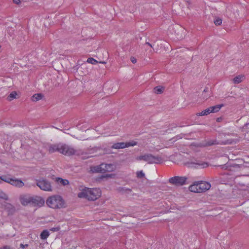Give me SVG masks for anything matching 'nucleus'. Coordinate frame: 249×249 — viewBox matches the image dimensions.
Wrapping results in <instances>:
<instances>
[{
  "mask_svg": "<svg viewBox=\"0 0 249 249\" xmlns=\"http://www.w3.org/2000/svg\"><path fill=\"white\" fill-rule=\"evenodd\" d=\"M101 195V190L98 188L89 189L85 188L77 195L79 198H86L89 200L94 201L98 199Z\"/></svg>",
  "mask_w": 249,
  "mask_h": 249,
  "instance_id": "1",
  "label": "nucleus"
},
{
  "mask_svg": "<svg viewBox=\"0 0 249 249\" xmlns=\"http://www.w3.org/2000/svg\"><path fill=\"white\" fill-rule=\"evenodd\" d=\"M46 203L49 207L53 209H60L66 207L64 200L59 195H53L48 197Z\"/></svg>",
  "mask_w": 249,
  "mask_h": 249,
  "instance_id": "2",
  "label": "nucleus"
},
{
  "mask_svg": "<svg viewBox=\"0 0 249 249\" xmlns=\"http://www.w3.org/2000/svg\"><path fill=\"white\" fill-rule=\"evenodd\" d=\"M116 169V166L113 164L101 163V164L91 167L93 173H102L112 172Z\"/></svg>",
  "mask_w": 249,
  "mask_h": 249,
  "instance_id": "3",
  "label": "nucleus"
},
{
  "mask_svg": "<svg viewBox=\"0 0 249 249\" xmlns=\"http://www.w3.org/2000/svg\"><path fill=\"white\" fill-rule=\"evenodd\" d=\"M137 160H144L148 164H159L163 161V159L160 156H155L151 154L140 156L137 158Z\"/></svg>",
  "mask_w": 249,
  "mask_h": 249,
  "instance_id": "4",
  "label": "nucleus"
},
{
  "mask_svg": "<svg viewBox=\"0 0 249 249\" xmlns=\"http://www.w3.org/2000/svg\"><path fill=\"white\" fill-rule=\"evenodd\" d=\"M60 153L66 156H71L84 155L85 153L81 150H76L66 144H61Z\"/></svg>",
  "mask_w": 249,
  "mask_h": 249,
  "instance_id": "5",
  "label": "nucleus"
},
{
  "mask_svg": "<svg viewBox=\"0 0 249 249\" xmlns=\"http://www.w3.org/2000/svg\"><path fill=\"white\" fill-rule=\"evenodd\" d=\"M187 178L186 177L175 176L169 179V183L172 185L180 186L186 184Z\"/></svg>",
  "mask_w": 249,
  "mask_h": 249,
  "instance_id": "6",
  "label": "nucleus"
},
{
  "mask_svg": "<svg viewBox=\"0 0 249 249\" xmlns=\"http://www.w3.org/2000/svg\"><path fill=\"white\" fill-rule=\"evenodd\" d=\"M36 184L42 190L48 192H51L53 190L51 182L45 179L36 180Z\"/></svg>",
  "mask_w": 249,
  "mask_h": 249,
  "instance_id": "7",
  "label": "nucleus"
},
{
  "mask_svg": "<svg viewBox=\"0 0 249 249\" xmlns=\"http://www.w3.org/2000/svg\"><path fill=\"white\" fill-rule=\"evenodd\" d=\"M196 183L197 184L199 193L205 192L209 190L211 187V184L206 181H196Z\"/></svg>",
  "mask_w": 249,
  "mask_h": 249,
  "instance_id": "8",
  "label": "nucleus"
},
{
  "mask_svg": "<svg viewBox=\"0 0 249 249\" xmlns=\"http://www.w3.org/2000/svg\"><path fill=\"white\" fill-rule=\"evenodd\" d=\"M31 203L34 206L42 207L44 205L45 201L44 199L38 196H32Z\"/></svg>",
  "mask_w": 249,
  "mask_h": 249,
  "instance_id": "9",
  "label": "nucleus"
},
{
  "mask_svg": "<svg viewBox=\"0 0 249 249\" xmlns=\"http://www.w3.org/2000/svg\"><path fill=\"white\" fill-rule=\"evenodd\" d=\"M188 164L189 165V166L194 167L195 168H205L209 166V163L208 162L196 160L194 162H188Z\"/></svg>",
  "mask_w": 249,
  "mask_h": 249,
  "instance_id": "10",
  "label": "nucleus"
},
{
  "mask_svg": "<svg viewBox=\"0 0 249 249\" xmlns=\"http://www.w3.org/2000/svg\"><path fill=\"white\" fill-rule=\"evenodd\" d=\"M61 144H49L47 146V150L50 153H53L55 152L60 153Z\"/></svg>",
  "mask_w": 249,
  "mask_h": 249,
  "instance_id": "11",
  "label": "nucleus"
},
{
  "mask_svg": "<svg viewBox=\"0 0 249 249\" xmlns=\"http://www.w3.org/2000/svg\"><path fill=\"white\" fill-rule=\"evenodd\" d=\"M32 196L29 195H21L19 197V200L21 204L23 206H27L31 203Z\"/></svg>",
  "mask_w": 249,
  "mask_h": 249,
  "instance_id": "12",
  "label": "nucleus"
},
{
  "mask_svg": "<svg viewBox=\"0 0 249 249\" xmlns=\"http://www.w3.org/2000/svg\"><path fill=\"white\" fill-rule=\"evenodd\" d=\"M10 184L18 188H21L24 185V182L21 180L17 178H12Z\"/></svg>",
  "mask_w": 249,
  "mask_h": 249,
  "instance_id": "13",
  "label": "nucleus"
},
{
  "mask_svg": "<svg viewBox=\"0 0 249 249\" xmlns=\"http://www.w3.org/2000/svg\"><path fill=\"white\" fill-rule=\"evenodd\" d=\"M117 191L123 195L129 194L132 192V190L131 189L124 187H120L118 188Z\"/></svg>",
  "mask_w": 249,
  "mask_h": 249,
  "instance_id": "14",
  "label": "nucleus"
},
{
  "mask_svg": "<svg viewBox=\"0 0 249 249\" xmlns=\"http://www.w3.org/2000/svg\"><path fill=\"white\" fill-rule=\"evenodd\" d=\"M245 79V75H239L235 76L232 80L234 84H237L240 83Z\"/></svg>",
  "mask_w": 249,
  "mask_h": 249,
  "instance_id": "15",
  "label": "nucleus"
},
{
  "mask_svg": "<svg viewBox=\"0 0 249 249\" xmlns=\"http://www.w3.org/2000/svg\"><path fill=\"white\" fill-rule=\"evenodd\" d=\"M224 106L223 104L216 105L214 106L210 107V108L212 113H216L219 111L220 108Z\"/></svg>",
  "mask_w": 249,
  "mask_h": 249,
  "instance_id": "16",
  "label": "nucleus"
},
{
  "mask_svg": "<svg viewBox=\"0 0 249 249\" xmlns=\"http://www.w3.org/2000/svg\"><path fill=\"white\" fill-rule=\"evenodd\" d=\"M125 147V143L124 142L115 143L111 146V148L114 149L124 148Z\"/></svg>",
  "mask_w": 249,
  "mask_h": 249,
  "instance_id": "17",
  "label": "nucleus"
},
{
  "mask_svg": "<svg viewBox=\"0 0 249 249\" xmlns=\"http://www.w3.org/2000/svg\"><path fill=\"white\" fill-rule=\"evenodd\" d=\"M44 97L42 93H36L34 94L32 97V101L33 102H36L42 99Z\"/></svg>",
  "mask_w": 249,
  "mask_h": 249,
  "instance_id": "18",
  "label": "nucleus"
},
{
  "mask_svg": "<svg viewBox=\"0 0 249 249\" xmlns=\"http://www.w3.org/2000/svg\"><path fill=\"white\" fill-rule=\"evenodd\" d=\"M232 141L231 140H227L225 142H216V141H214V142H209L208 143V145H212L213 144H231L232 143Z\"/></svg>",
  "mask_w": 249,
  "mask_h": 249,
  "instance_id": "19",
  "label": "nucleus"
},
{
  "mask_svg": "<svg viewBox=\"0 0 249 249\" xmlns=\"http://www.w3.org/2000/svg\"><path fill=\"white\" fill-rule=\"evenodd\" d=\"M189 189V190L192 192L199 193L196 181H195L192 185H190Z\"/></svg>",
  "mask_w": 249,
  "mask_h": 249,
  "instance_id": "20",
  "label": "nucleus"
},
{
  "mask_svg": "<svg viewBox=\"0 0 249 249\" xmlns=\"http://www.w3.org/2000/svg\"><path fill=\"white\" fill-rule=\"evenodd\" d=\"M164 89V88L162 86H157L154 88V92L156 94H161Z\"/></svg>",
  "mask_w": 249,
  "mask_h": 249,
  "instance_id": "21",
  "label": "nucleus"
},
{
  "mask_svg": "<svg viewBox=\"0 0 249 249\" xmlns=\"http://www.w3.org/2000/svg\"><path fill=\"white\" fill-rule=\"evenodd\" d=\"M6 209L8 211L9 213H10V214L14 213L16 211L15 207L10 204H8L7 205Z\"/></svg>",
  "mask_w": 249,
  "mask_h": 249,
  "instance_id": "22",
  "label": "nucleus"
},
{
  "mask_svg": "<svg viewBox=\"0 0 249 249\" xmlns=\"http://www.w3.org/2000/svg\"><path fill=\"white\" fill-rule=\"evenodd\" d=\"M56 180L58 183H60L64 186L68 185L69 184V181L68 180L62 179V178H57Z\"/></svg>",
  "mask_w": 249,
  "mask_h": 249,
  "instance_id": "23",
  "label": "nucleus"
},
{
  "mask_svg": "<svg viewBox=\"0 0 249 249\" xmlns=\"http://www.w3.org/2000/svg\"><path fill=\"white\" fill-rule=\"evenodd\" d=\"M212 113L211 110L210 108V107L206 108V109L202 111L201 112L197 113V115L198 116H204V115H207L209 114Z\"/></svg>",
  "mask_w": 249,
  "mask_h": 249,
  "instance_id": "24",
  "label": "nucleus"
},
{
  "mask_svg": "<svg viewBox=\"0 0 249 249\" xmlns=\"http://www.w3.org/2000/svg\"><path fill=\"white\" fill-rule=\"evenodd\" d=\"M17 95V93L16 91H14L10 93V94L7 97V100L11 101L14 99L16 98V96Z\"/></svg>",
  "mask_w": 249,
  "mask_h": 249,
  "instance_id": "25",
  "label": "nucleus"
},
{
  "mask_svg": "<svg viewBox=\"0 0 249 249\" xmlns=\"http://www.w3.org/2000/svg\"><path fill=\"white\" fill-rule=\"evenodd\" d=\"M49 236V232L47 230H44L40 234V238L43 240L47 239Z\"/></svg>",
  "mask_w": 249,
  "mask_h": 249,
  "instance_id": "26",
  "label": "nucleus"
},
{
  "mask_svg": "<svg viewBox=\"0 0 249 249\" xmlns=\"http://www.w3.org/2000/svg\"><path fill=\"white\" fill-rule=\"evenodd\" d=\"M87 62L89 63H90L92 64H96L98 63V62L96 60L92 57L89 58L87 59Z\"/></svg>",
  "mask_w": 249,
  "mask_h": 249,
  "instance_id": "27",
  "label": "nucleus"
},
{
  "mask_svg": "<svg viewBox=\"0 0 249 249\" xmlns=\"http://www.w3.org/2000/svg\"><path fill=\"white\" fill-rule=\"evenodd\" d=\"M222 20L221 18H217L214 20V23L216 26L220 25L222 23Z\"/></svg>",
  "mask_w": 249,
  "mask_h": 249,
  "instance_id": "28",
  "label": "nucleus"
},
{
  "mask_svg": "<svg viewBox=\"0 0 249 249\" xmlns=\"http://www.w3.org/2000/svg\"><path fill=\"white\" fill-rule=\"evenodd\" d=\"M126 145V147H128L131 146H134L137 144V142L134 141H131L127 142H125Z\"/></svg>",
  "mask_w": 249,
  "mask_h": 249,
  "instance_id": "29",
  "label": "nucleus"
},
{
  "mask_svg": "<svg viewBox=\"0 0 249 249\" xmlns=\"http://www.w3.org/2000/svg\"><path fill=\"white\" fill-rule=\"evenodd\" d=\"M1 183L2 182V181H3L8 183H10L11 180L12 179V178H6L5 177H1Z\"/></svg>",
  "mask_w": 249,
  "mask_h": 249,
  "instance_id": "30",
  "label": "nucleus"
},
{
  "mask_svg": "<svg viewBox=\"0 0 249 249\" xmlns=\"http://www.w3.org/2000/svg\"><path fill=\"white\" fill-rule=\"evenodd\" d=\"M137 176L138 178H141L144 177V174L142 171H139L137 173Z\"/></svg>",
  "mask_w": 249,
  "mask_h": 249,
  "instance_id": "31",
  "label": "nucleus"
},
{
  "mask_svg": "<svg viewBox=\"0 0 249 249\" xmlns=\"http://www.w3.org/2000/svg\"><path fill=\"white\" fill-rule=\"evenodd\" d=\"M0 197L5 200H7L8 198V196L4 193H1L0 195Z\"/></svg>",
  "mask_w": 249,
  "mask_h": 249,
  "instance_id": "32",
  "label": "nucleus"
},
{
  "mask_svg": "<svg viewBox=\"0 0 249 249\" xmlns=\"http://www.w3.org/2000/svg\"><path fill=\"white\" fill-rule=\"evenodd\" d=\"M60 228L59 227H55V228H53L50 229V231H59Z\"/></svg>",
  "mask_w": 249,
  "mask_h": 249,
  "instance_id": "33",
  "label": "nucleus"
},
{
  "mask_svg": "<svg viewBox=\"0 0 249 249\" xmlns=\"http://www.w3.org/2000/svg\"><path fill=\"white\" fill-rule=\"evenodd\" d=\"M130 60H131V62H132L133 63H134V64L136 63V62H137V59H136V58L135 57H132H132H131V58H130Z\"/></svg>",
  "mask_w": 249,
  "mask_h": 249,
  "instance_id": "34",
  "label": "nucleus"
},
{
  "mask_svg": "<svg viewBox=\"0 0 249 249\" xmlns=\"http://www.w3.org/2000/svg\"><path fill=\"white\" fill-rule=\"evenodd\" d=\"M28 246H29L28 244L24 245L23 244H20V247L22 249H25L26 248H27L28 247Z\"/></svg>",
  "mask_w": 249,
  "mask_h": 249,
  "instance_id": "35",
  "label": "nucleus"
},
{
  "mask_svg": "<svg viewBox=\"0 0 249 249\" xmlns=\"http://www.w3.org/2000/svg\"><path fill=\"white\" fill-rule=\"evenodd\" d=\"M13 2L15 4H18L20 3V0H13Z\"/></svg>",
  "mask_w": 249,
  "mask_h": 249,
  "instance_id": "36",
  "label": "nucleus"
},
{
  "mask_svg": "<svg viewBox=\"0 0 249 249\" xmlns=\"http://www.w3.org/2000/svg\"><path fill=\"white\" fill-rule=\"evenodd\" d=\"M0 249H10V247L8 246H5L1 248Z\"/></svg>",
  "mask_w": 249,
  "mask_h": 249,
  "instance_id": "37",
  "label": "nucleus"
},
{
  "mask_svg": "<svg viewBox=\"0 0 249 249\" xmlns=\"http://www.w3.org/2000/svg\"><path fill=\"white\" fill-rule=\"evenodd\" d=\"M222 120V117H218L216 119V122L217 123H220L221 122V120Z\"/></svg>",
  "mask_w": 249,
  "mask_h": 249,
  "instance_id": "38",
  "label": "nucleus"
},
{
  "mask_svg": "<svg viewBox=\"0 0 249 249\" xmlns=\"http://www.w3.org/2000/svg\"><path fill=\"white\" fill-rule=\"evenodd\" d=\"M209 91V88L208 87H205V88L204 89V90H203V92H208Z\"/></svg>",
  "mask_w": 249,
  "mask_h": 249,
  "instance_id": "39",
  "label": "nucleus"
},
{
  "mask_svg": "<svg viewBox=\"0 0 249 249\" xmlns=\"http://www.w3.org/2000/svg\"><path fill=\"white\" fill-rule=\"evenodd\" d=\"M145 44H146V45H148L149 46H150V47H151V48L152 47V46L151 44H150V43L149 42H146L145 43Z\"/></svg>",
  "mask_w": 249,
  "mask_h": 249,
  "instance_id": "40",
  "label": "nucleus"
},
{
  "mask_svg": "<svg viewBox=\"0 0 249 249\" xmlns=\"http://www.w3.org/2000/svg\"><path fill=\"white\" fill-rule=\"evenodd\" d=\"M100 63H103V64H105V63H106V62H104V61H103V62H100Z\"/></svg>",
  "mask_w": 249,
  "mask_h": 249,
  "instance_id": "41",
  "label": "nucleus"
},
{
  "mask_svg": "<svg viewBox=\"0 0 249 249\" xmlns=\"http://www.w3.org/2000/svg\"><path fill=\"white\" fill-rule=\"evenodd\" d=\"M246 124V125L249 124V123H246V124Z\"/></svg>",
  "mask_w": 249,
  "mask_h": 249,
  "instance_id": "42",
  "label": "nucleus"
},
{
  "mask_svg": "<svg viewBox=\"0 0 249 249\" xmlns=\"http://www.w3.org/2000/svg\"><path fill=\"white\" fill-rule=\"evenodd\" d=\"M1 177H0V183H1Z\"/></svg>",
  "mask_w": 249,
  "mask_h": 249,
  "instance_id": "43",
  "label": "nucleus"
}]
</instances>
